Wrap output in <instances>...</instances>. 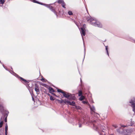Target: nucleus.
Segmentation results:
<instances>
[{
	"label": "nucleus",
	"mask_w": 135,
	"mask_h": 135,
	"mask_svg": "<svg viewBox=\"0 0 135 135\" xmlns=\"http://www.w3.org/2000/svg\"><path fill=\"white\" fill-rule=\"evenodd\" d=\"M132 119H131V124L129 126H132L134 124V122L132 121Z\"/></svg>",
	"instance_id": "obj_20"
},
{
	"label": "nucleus",
	"mask_w": 135,
	"mask_h": 135,
	"mask_svg": "<svg viewBox=\"0 0 135 135\" xmlns=\"http://www.w3.org/2000/svg\"><path fill=\"white\" fill-rule=\"evenodd\" d=\"M5 1L4 0H0V3L1 4H3L4 2Z\"/></svg>",
	"instance_id": "obj_25"
},
{
	"label": "nucleus",
	"mask_w": 135,
	"mask_h": 135,
	"mask_svg": "<svg viewBox=\"0 0 135 135\" xmlns=\"http://www.w3.org/2000/svg\"><path fill=\"white\" fill-rule=\"evenodd\" d=\"M73 125H74V124H73ZM75 125H77V124H74Z\"/></svg>",
	"instance_id": "obj_41"
},
{
	"label": "nucleus",
	"mask_w": 135,
	"mask_h": 135,
	"mask_svg": "<svg viewBox=\"0 0 135 135\" xmlns=\"http://www.w3.org/2000/svg\"><path fill=\"white\" fill-rule=\"evenodd\" d=\"M85 53H84V56H85ZM84 57H85V56H84Z\"/></svg>",
	"instance_id": "obj_42"
},
{
	"label": "nucleus",
	"mask_w": 135,
	"mask_h": 135,
	"mask_svg": "<svg viewBox=\"0 0 135 135\" xmlns=\"http://www.w3.org/2000/svg\"><path fill=\"white\" fill-rule=\"evenodd\" d=\"M0 135H1V134H0Z\"/></svg>",
	"instance_id": "obj_49"
},
{
	"label": "nucleus",
	"mask_w": 135,
	"mask_h": 135,
	"mask_svg": "<svg viewBox=\"0 0 135 135\" xmlns=\"http://www.w3.org/2000/svg\"><path fill=\"white\" fill-rule=\"evenodd\" d=\"M57 91L58 92L62 93L63 94V96L67 98H68L71 95V94L64 91L60 89H57Z\"/></svg>",
	"instance_id": "obj_6"
},
{
	"label": "nucleus",
	"mask_w": 135,
	"mask_h": 135,
	"mask_svg": "<svg viewBox=\"0 0 135 135\" xmlns=\"http://www.w3.org/2000/svg\"><path fill=\"white\" fill-rule=\"evenodd\" d=\"M5 134L6 135H7V131H5Z\"/></svg>",
	"instance_id": "obj_34"
},
{
	"label": "nucleus",
	"mask_w": 135,
	"mask_h": 135,
	"mask_svg": "<svg viewBox=\"0 0 135 135\" xmlns=\"http://www.w3.org/2000/svg\"><path fill=\"white\" fill-rule=\"evenodd\" d=\"M67 101V100L66 99L65 100H62V101L64 103H65V104H66Z\"/></svg>",
	"instance_id": "obj_24"
},
{
	"label": "nucleus",
	"mask_w": 135,
	"mask_h": 135,
	"mask_svg": "<svg viewBox=\"0 0 135 135\" xmlns=\"http://www.w3.org/2000/svg\"><path fill=\"white\" fill-rule=\"evenodd\" d=\"M81 97H80L79 98V100H81L82 101L85 98V97L84 96L82 95L81 96Z\"/></svg>",
	"instance_id": "obj_18"
},
{
	"label": "nucleus",
	"mask_w": 135,
	"mask_h": 135,
	"mask_svg": "<svg viewBox=\"0 0 135 135\" xmlns=\"http://www.w3.org/2000/svg\"><path fill=\"white\" fill-rule=\"evenodd\" d=\"M113 126L115 128H116L117 127V126L116 125H114Z\"/></svg>",
	"instance_id": "obj_37"
},
{
	"label": "nucleus",
	"mask_w": 135,
	"mask_h": 135,
	"mask_svg": "<svg viewBox=\"0 0 135 135\" xmlns=\"http://www.w3.org/2000/svg\"><path fill=\"white\" fill-rule=\"evenodd\" d=\"M68 13L69 15H71L73 14L72 12L71 11H69L68 12Z\"/></svg>",
	"instance_id": "obj_23"
},
{
	"label": "nucleus",
	"mask_w": 135,
	"mask_h": 135,
	"mask_svg": "<svg viewBox=\"0 0 135 135\" xmlns=\"http://www.w3.org/2000/svg\"><path fill=\"white\" fill-rule=\"evenodd\" d=\"M103 131V132H104V131Z\"/></svg>",
	"instance_id": "obj_47"
},
{
	"label": "nucleus",
	"mask_w": 135,
	"mask_h": 135,
	"mask_svg": "<svg viewBox=\"0 0 135 135\" xmlns=\"http://www.w3.org/2000/svg\"><path fill=\"white\" fill-rule=\"evenodd\" d=\"M85 26V25H83V27H81L80 28V33H81V35L82 38L83 40V37L82 36V35H83L84 36L85 35V28H84V27Z\"/></svg>",
	"instance_id": "obj_8"
},
{
	"label": "nucleus",
	"mask_w": 135,
	"mask_h": 135,
	"mask_svg": "<svg viewBox=\"0 0 135 135\" xmlns=\"http://www.w3.org/2000/svg\"><path fill=\"white\" fill-rule=\"evenodd\" d=\"M134 129L133 128H131L126 130V132L127 133H130L133 132Z\"/></svg>",
	"instance_id": "obj_11"
},
{
	"label": "nucleus",
	"mask_w": 135,
	"mask_h": 135,
	"mask_svg": "<svg viewBox=\"0 0 135 135\" xmlns=\"http://www.w3.org/2000/svg\"><path fill=\"white\" fill-rule=\"evenodd\" d=\"M12 74H13L15 76L19 78L20 79V81L24 84H25V83H29V82L30 80H26L24 79H23L22 77H21L20 76H19L17 74L13 72L12 73H11Z\"/></svg>",
	"instance_id": "obj_5"
},
{
	"label": "nucleus",
	"mask_w": 135,
	"mask_h": 135,
	"mask_svg": "<svg viewBox=\"0 0 135 135\" xmlns=\"http://www.w3.org/2000/svg\"><path fill=\"white\" fill-rule=\"evenodd\" d=\"M75 103L74 101H72L71 102H70V105H72V106H74L75 107Z\"/></svg>",
	"instance_id": "obj_15"
},
{
	"label": "nucleus",
	"mask_w": 135,
	"mask_h": 135,
	"mask_svg": "<svg viewBox=\"0 0 135 135\" xmlns=\"http://www.w3.org/2000/svg\"><path fill=\"white\" fill-rule=\"evenodd\" d=\"M4 110V107L2 104H0V112L3 115Z\"/></svg>",
	"instance_id": "obj_10"
},
{
	"label": "nucleus",
	"mask_w": 135,
	"mask_h": 135,
	"mask_svg": "<svg viewBox=\"0 0 135 135\" xmlns=\"http://www.w3.org/2000/svg\"><path fill=\"white\" fill-rule=\"evenodd\" d=\"M91 124L93 125L94 127L95 128V129L96 130H97L98 129L100 128L101 129L104 130L106 128L104 126L100 125L98 124V122L95 120H91Z\"/></svg>",
	"instance_id": "obj_2"
},
{
	"label": "nucleus",
	"mask_w": 135,
	"mask_h": 135,
	"mask_svg": "<svg viewBox=\"0 0 135 135\" xmlns=\"http://www.w3.org/2000/svg\"><path fill=\"white\" fill-rule=\"evenodd\" d=\"M86 19L87 21L93 26L99 28H101L102 27V24L99 22L97 21L95 19L90 17H87Z\"/></svg>",
	"instance_id": "obj_1"
},
{
	"label": "nucleus",
	"mask_w": 135,
	"mask_h": 135,
	"mask_svg": "<svg viewBox=\"0 0 135 135\" xmlns=\"http://www.w3.org/2000/svg\"><path fill=\"white\" fill-rule=\"evenodd\" d=\"M132 42H133L134 43H135V40L131 39V40H130Z\"/></svg>",
	"instance_id": "obj_31"
},
{
	"label": "nucleus",
	"mask_w": 135,
	"mask_h": 135,
	"mask_svg": "<svg viewBox=\"0 0 135 135\" xmlns=\"http://www.w3.org/2000/svg\"><path fill=\"white\" fill-rule=\"evenodd\" d=\"M70 102L68 100H67V102L66 103V104H70Z\"/></svg>",
	"instance_id": "obj_32"
},
{
	"label": "nucleus",
	"mask_w": 135,
	"mask_h": 135,
	"mask_svg": "<svg viewBox=\"0 0 135 135\" xmlns=\"http://www.w3.org/2000/svg\"><path fill=\"white\" fill-rule=\"evenodd\" d=\"M33 2L37 3L38 4H40L41 5H43L47 7V8H49L51 10L52 12H54V14L57 16V12H56L54 10V8L52 6H51L50 5L45 4H43L42 3H40L39 2H38L37 1H36L35 0H33Z\"/></svg>",
	"instance_id": "obj_3"
},
{
	"label": "nucleus",
	"mask_w": 135,
	"mask_h": 135,
	"mask_svg": "<svg viewBox=\"0 0 135 135\" xmlns=\"http://www.w3.org/2000/svg\"><path fill=\"white\" fill-rule=\"evenodd\" d=\"M48 90L49 91V92L51 93L54 92V89L51 87H50L48 88Z\"/></svg>",
	"instance_id": "obj_13"
},
{
	"label": "nucleus",
	"mask_w": 135,
	"mask_h": 135,
	"mask_svg": "<svg viewBox=\"0 0 135 135\" xmlns=\"http://www.w3.org/2000/svg\"><path fill=\"white\" fill-rule=\"evenodd\" d=\"M53 94L54 95H55V94Z\"/></svg>",
	"instance_id": "obj_44"
},
{
	"label": "nucleus",
	"mask_w": 135,
	"mask_h": 135,
	"mask_svg": "<svg viewBox=\"0 0 135 135\" xmlns=\"http://www.w3.org/2000/svg\"><path fill=\"white\" fill-rule=\"evenodd\" d=\"M0 62L1 63V61H0Z\"/></svg>",
	"instance_id": "obj_46"
},
{
	"label": "nucleus",
	"mask_w": 135,
	"mask_h": 135,
	"mask_svg": "<svg viewBox=\"0 0 135 135\" xmlns=\"http://www.w3.org/2000/svg\"><path fill=\"white\" fill-rule=\"evenodd\" d=\"M110 135H114V134H110Z\"/></svg>",
	"instance_id": "obj_45"
},
{
	"label": "nucleus",
	"mask_w": 135,
	"mask_h": 135,
	"mask_svg": "<svg viewBox=\"0 0 135 135\" xmlns=\"http://www.w3.org/2000/svg\"><path fill=\"white\" fill-rule=\"evenodd\" d=\"M97 116V117H98V116Z\"/></svg>",
	"instance_id": "obj_48"
},
{
	"label": "nucleus",
	"mask_w": 135,
	"mask_h": 135,
	"mask_svg": "<svg viewBox=\"0 0 135 135\" xmlns=\"http://www.w3.org/2000/svg\"><path fill=\"white\" fill-rule=\"evenodd\" d=\"M8 130V126L7 124H6L5 127V131Z\"/></svg>",
	"instance_id": "obj_28"
},
{
	"label": "nucleus",
	"mask_w": 135,
	"mask_h": 135,
	"mask_svg": "<svg viewBox=\"0 0 135 135\" xmlns=\"http://www.w3.org/2000/svg\"><path fill=\"white\" fill-rule=\"evenodd\" d=\"M3 66L4 67V68H5L6 70H7L5 68V66L3 64Z\"/></svg>",
	"instance_id": "obj_38"
},
{
	"label": "nucleus",
	"mask_w": 135,
	"mask_h": 135,
	"mask_svg": "<svg viewBox=\"0 0 135 135\" xmlns=\"http://www.w3.org/2000/svg\"><path fill=\"white\" fill-rule=\"evenodd\" d=\"M37 86V84H35V86L36 87H35V90L36 92V93L37 94H38L40 93V91L39 89L38 88V86Z\"/></svg>",
	"instance_id": "obj_12"
},
{
	"label": "nucleus",
	"mask_w": 135,
	"mask_h": 135,
	"mask_svg": "<svg viewBox=\"0 0 135 135\" xmlns=\"http://www.w3.org/2000/svg\"><path fill=\"white\" fill-rule=\"evenodd\" d=\"M9 113L8 111L7 110H5V113L4 115V117H7L8 115V114Z\"/></svg>",
	"instance_id": "obj_14"
},
{
	"label": "nucleus",
	"mask_w": 135,
	"mask_h": 135,
	"mask_svg": "<svg viewBox=\"0 0 135 135\" xmlns=\"http://www.w3.org/2000/svg\"><path fill=\"white\" fill-rule=\"evenodd\" d=\"M61 103H64V102H63L62 101V100H61Z\"/></svg>",
	"instance_id": "obj_40"
},
{
	"label": "nucleus",
	"mask_w": 135,
	"mask_h": 135,
	"mask_svg": "<svg viewBox=\"0 0 135 135\" xmlns=\"http://www.w3.org/2000/svg\"><path fill=\"white\" fill-rule=\"evenodd\" d=\"M31 1L33 2V0H31Z\"/></svg>",
	"instance_id": "obj_43"
},
{
	"label": "nucleus",
	"mask_w": 135,
	"mask_h": 135,
	"mask_svg": "<svg viewBox=\"0 0 135 135\" xmlns=\"http://www.w3.org/2000/svg\"><path fill=\"white\" fill-rule=\"evenodd\" d=\"M82 95V92L81 90H80L78 92V96H81Z\"/></svg>",
	"instance_id": "obj_17"
},
{
	"label": "nucleus",
	"mask_w": 135,
	"mask_h": 135,
	"mask_svg": "<svg viewBox=\"0 0 135 135\" xmlns=\"http://www.w3.org/2000/svg\"><path fill=\"white\" fill-rule=\"evenodd\" d=\"M83 103L84 104H87L88 105H89V103L86 101H83Z\"/></svg>",
	"instance_id": "obj_22"
},
{
	"label": "nucleus",
	"mask_w": 135,
	"mask_h": 135,
	"mask_svg": "<svg viewBox=\"0 0 135 135\" xmlns=\"http://www.w3.org/2000/svg\"><path fill=\"white\" fill-rule=\"evenodd\" d=\"M86 122V124H87L88 123H88H90V124H91V121L90 122L88 121V118H86V117H84L83 119L82 120H78V124L79 125V128H81L82 127V123H85V122Z\"/></svg>",
	"instance_id": "obj_4"
},
{
	"label": "nucleus",
	"mask_w": 135,
	"mask_h": 135,
	"mask_svg": "<svg viewBox=\"0 0 135 135\" xmlns=\"http://www.w3.org/2000/svg\"><path fill=\"white\" fill-rule=\"evenodd\" d=\"M64 2L63 0H59L58 1V3L59 4H62V3H63Z\"/></svg>",
	"instance_id": "obj_19"
},
{
	"label": "nucleus",
	"mask_w": 135,
	"mask_h": 135,
	"mask_svg": "<svg viewBox=\"0 0 135 135\" xmlns=\"http://www.w3.org/2000/svg\"><path fill=\"white\" fill-rule=\"evenodd\" d=\"M121 128H120L117 129V131L119 133H120L122 132L121 131Z\"/></svg>",
	"instance_id": "obj_26"
},
{
	"label": "nucleus",
	"mask_w": 135,
	"mask_h": 135,
	"mask_svg": "<svg viewBox=\"0 0 135 135\" xmlns=\"http://www.w3.org/2000/svg\"><path fill=\"white\" fill-rule=\"evenodd\" d=\"M32 99L33 100V101H34V98H33V97H32Z\"/></svg>",
	"instance_id": "obj_39"
},
{
	"label": "nucleus",
	"mask_w": 135,
	"mask_h": 135,
	"mask_svg": "<svg viewBox=\"0 0 135 135\" xmlns=\"http://www.w3.org/2000/svg\"><path fill=\"white\" fill-rule=\"evenodd\" d=\"M3 121H2L0 123V128H1L2 127L3 124Z\"/></svg>",
	"instance_id": "obj_29"
},
{
	"label": "nucleus",
	"mask_w": 135,
	"mask_h": 135,
	"mask_svg": "<svg viewBox=\"0 0 135 135\" xmlns=\"http://www.w3.org/2000/svg\"><path fill=\"white\" fill-rule=\"evenodd\" d=\"M105 49H106V51H107V54L109 56V53H108V47H107V46H105Z\"/></svg>",
	"instance_id": "obj_27"
},
{
	"label": "nucleus",
	"mask_w": 135,
	"mask_h": 135,
	"mask_svg": "<svg viewBox=\"0 0 135 135\" xmlns=\"http://www.w3.org/2000/svg\"><path fill=\"white\" fill-rule=\"evenodd\" d=\"M7 117H6V118L5 119V122H7Z\"/></svg>",
	"instance_id": "obj_36"
},
{
	"label": "nucleus",
	"mask_w": 135,
	"mask_h": 135,
	"mask_svg": "<svg viewBox=\"0 0 135 135\" xmlns=\"http://www.w3.org/2000/svg\"><path fill=\"white\" fill-rule=\"evenodd\" d=\"M41 80L43 82L44 81V78H42L41 79Z\"/></svg>",
	"instance_id": "obj_35"
},
{
	"label": "nucleus",
	"mask_w": 135,
	"mask_h": 135,
	"mask_svg": "<svg viewBox=\"0 0 135 135\" xmlns=\"http://www.w3.org/2000/svg\"><path fill=\"white\" fill-rule=\"evenodd\" d=\"M50 99L51 100H54V98L51 96L50 97Z\"/></svg>",
	"instance_id": "obj_30"
},
{
	"label": "nucleus",
	"mask_w": 135,
	"mask_h": 135,
	"mask_svg": "<svg viewBox=\"0 0 135 135\" xmlns=\"http://www.w3.org/2000/svg\"><path fill=\"white\" fill-rule=\"evenodd\" d=\"M89 107L90 109V110L92 112V113L91 112V113L92 114L93 113H94L95 114H96L98 115L99 116V114H98L97 113H95V108L94 107L93 105H92V106H91L90 105H89Z\"/></svg>",
	"instance_id": "obj_9"
},
{
	"label": "nucleus",
	"mask_w": 135,
	"mask_h": 135,
	"mask_svg": "<svg viewBox=\"0 0 135 135\" xmlns=\"http://www.w3.org/2000/svg\"><path fill=\"white\" fill-rule=\"evenodd\" d=\"M130 126V125H129V124H128V125L127 124L126 126H123V125L121 127H127V126Z\"/></svg>",
	"instance_id": "obj_33"
},
{
	"label": "nucleus",
	"mask_w": 135,
	"mask_h": 135,
	"mask_svg": "<svg viewBox=\"0 0 135 135\" xmlns=\"http://www.w3.org/2000/svg\"><path fill=\"white\" fill-rule=\"evenodd\" d=\"M74 108L77 109L81 110V108L79 106H77L76 105L75 106Z\"/></svg>",
	"instance_id": "obj_16"
},
{
	"label": "nucleus",
	"mask_w": 135,
	"mask_h": 135,
	"mask_svg": "<svg viewBox=\"0 0 135 135\" xmlns=\"http://www.w3.org/2000/svg\"><path fill=\"white\" fill-rule=\"evenodd\" d=\"M129 102L132 108L133 111L135 113V99L134 98H132Z\"/></svg>",
	"instance_id": "obj_7"
},
{
	"label": "nucleus",
	"mask_w": 135,
	"mask_h": 135,
	"mask_svg": "<svg viewBox=\"0 0 135 135\" xmlns=\"http://www.w3.org/2000/svg\"><path fill=\"white\" fill-rule=\"evenodd\" d=\"M61 5L62 6V7L64 8H65L66 7H65V4L64 2L63 3H62L61 4Z\"/></svg>",
	"instance_id": "obj_21"
}]
</instances>
